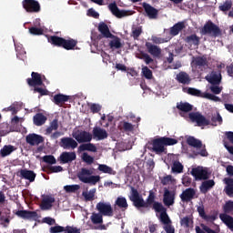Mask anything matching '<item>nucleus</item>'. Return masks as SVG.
Segmentation results:
<instances>
[{
    "label": "nucleus",
    "mask_w": 233,
    "mask_h": 233,
    "mask_svg": "<svg viewBox=\"0 0 233 233\" xmlns=\"http://www.w3.org/2000/svg\"><path fill=\"white\" fill-rule=\"evenodd\" d=\"M96 210H98L99 214L107 216L108 218L114 216V208H112L110 203L98 202L96 204Z\"/></svg>",
    "instance_id": "nucleus-9"
},
{
    "label": "nucleus",
    "mask_w": 233,
    "mask_h": 233,
    "mask_svg": "<svg viewBox=\"0 0 233 233\" xmlns=\"http://www.w3.org/2000/svg\"><path fill=\"white\" fill-rule=\"evenodd\" d=\"M146 48H147L148 54H150V56H153L154 57H161V47H159L150 42H147Z\"/></svg>",
    "instance_id": "nucleus-21"
},
{
    "label": "nucleus",
    "mask_w": 233,
    "mask_h": 233,
    "mask_svg": "<svg viewBox=\"0 0 233 233\" xmlns=\"http://www.w3.org/2000/svg\"><path fill=\"white\" fill-rule=\"evenodd\" d=\"M209 90L212 92V94L218 95L223 91V86H219V85H211Z\"/></svg>",
    "instance_id": "nucleus-63"
},
{
    "label": "nucleus",
    "mask_w": 233,
    "mask_h": 233,
    "mask_svg": "<svg viewBox=\"0 0 233 233\" xmlns=\"http://www.w3.org/2000/svg\"><path fill=\"white\" fill-rule=\"evenodd\" d=\"M59 146L64 148V150H70V148L74 150L77 148V142L72 137H65L60 139Z\"/></svg>",
    "instance_id": "nucleus-10"
},
{
    "label": "nucleus",
    "mask_w": 233,
    "mask_h": 233,
    "mask_svg": "<svg viewBox=\"0 0 233 233\" xmlns=\"http://www.w3.org/2000/svg\"><path fill=\"white\" fill-rule=\"evenodd\" d=\"M70 99V96L63 95V94H57L55 95L53 97V102L55 105H62V103H66Z\"/></svg>",
    "instance_id": "nucleus-33"
},
{
    "label": "nucleus",
    "mask_w": 233,
    "mask_h": 233,
    "mask_svg": "<svg viewBox=\"0 0 233 233\" xmlns=\"http://www.w3.org/2000/svg\"><path fill=\"white\" fill-rule=\"evenodd\" d=\"M26 81L29 86H41L43 85L41 74L37 72H32L31 78H27Z\"/></svg>",
    "instance_id": "nucleus-17"
},
{
    "label": "nucleus",
    "mask_w": 233,
    "mask_h": 233,
    "mask_svg": "<svg viewBox=\"0 0 233 233\" xmlns=\"http://www.w3.org/2000/svg\"><path fill=\"white\" fill-rule=\"evenodd\" d=\"M187 43H191V45H194V46H199V41L200 38L198 36V35L193 34L186 37Z\"/></svg>",
    "instance_id": "nucleus-41"
},
{
    "label": "nucleus",
    "mask_w": 233,
    "mask_h": 233,
    "mask_svg": "<svg viewBox=\"0 0 233 233\" xmlns=\"http://www.w3.org/2000/svg\"><path fill=\"white\" fill-rule=\"evenodd\" d=\"M77 157V155H76V152H63L60 155V161L63 163V165H66V163H72V161H76V158Z\"/></svg>",
    "instance_id": "nucleus-22"
},
{
    "label": "nucleus",
    "mask_w": 233,
    "mask_h": 233,
    "mask_svg": "<svg viewBox=\"0 0 233 233\" xmlns=\"http://www.w3.org/2000/svg\"><path fill=\"white\" fill-rule=\"evenodd\" d=\"M15 214L18 216V218H22L23 219H32L34 218H37V212L35 211L18 210Z\"/></svg>",
    "instance_id": "nucleus-26"
},
{
    "label": "nucleus",
    "mask_w": 233,
    "mask_h": 233,
    "mask_svg": "<svg viewBox=\"0 0 233 233\" xmlns=\"http://www.w3.org/2000/svg\"><path fill=\"white\" fill-rule=\"evenodd\" d=\"M147 147L151 152H155V154H163L167 148H165V144L163 142L162 137L155 138L151 142L147 144Z\"/></svg>",
    "instance_id": "nucleus-4"
},
{
    "label": "nucleus",
    "mask_w": 233,
    "mask_h": 233,
    "mask_svg": "<svg viewBox=\"0 0 233 233\" xmlns=\"http://www.w3.org/2000/svg\"><path fill=\"white\" fill-rule=\"evenodd\" d=\"M98 170L100 172H103L104 174H112L114 172V169H112V167H110L105 164H100L98 166Z\"/></svg>",
    "instance_id": "nucleus-55"
},
{
    "label": "nucleus",
    "mask_w": 233,
    "mask_h": 233,
    "mask_svg": "<svg viewBox=\"0 0 233 233\" xmlns=\"http://www.w3.org/2000/svg\"><path fill=\"white\" fill-rule=\"evenodd\" d=\"M218 10L224 13L229 12V10H232V1H225L224 3L220 4Z\"/></svg>",
    "instance_id": "nucleus-44"
},
{
    "label": "nucleus",
    "mask_w": 233,
    "mask_h": 233,
    "mask_svg": "<svg viewBox=\"0 0 233 233\" xmlns=\"http://www.w3.org/2000/svg\"><path fill=\"white\" fill-rule=\"evenodd\" d=\"M187 144L189 147H193L194 148H201V147H203V143L201 142V140L194 137H188L187 138Z\"/></svg>",
    "instance_id": "nucleus-35"
},
{
    "label": "nucleus",
    "mask_w": 233,
    "mask_h": 233,
    "mask_svg": "<svg viewBox=\"0 0 233 233\" xmlns=\"http://www.w3.org/2000/svg\"><path fill=\"white\" fill-rule=\"evenodd\" d=\"M115 205L118 208H125V210L128 208V202H127V198L125 197H118L115 202Z\"/></svg>",
    "instance_id": "nucleus-39"
},
{
    "label": "nucleus",
    "mask_w": 233,
    "mask_h": 233,
    "mask_svg": "<svg viewBox=\"0 0 233 233\" xmlns=\"http://www.w3.org/2000/svg\"><path fill=\"white\" fill-rule=\"evenodd\" d=\"M197 212H198V216L202 218V219H205L207 213H205V206L203 204L197 207Z\"/></svg>",
    "instance_id": "nucleus-64"
},
{
    "label": "nucleus",
    "mask_w": 233,
    "mask_h": 233,
    "mask_svg": "<svg viewBox=\"0 0 233 233\" xmlns=\"http://www.w3.org/2000/svg\"><path fill=\"white\" fill-rule=\"evenodd\" d=\"M187 94L189 96H195L196 97H203L205 94L201 93V90L196 89L194 87L187 88Z\"/></svg>",
    "instance_id": "nucleus-51"
},
{
    "label": "nucleus",
    "mask_w": 233,
    "mask_h": 233,
    "mask_svg": "<svg viewBox=\"0 0 233 233\" xmlns=\"http://www.w3.org/2000/svg\"><path fill=\"white\" fill-rule=\"evenodd\" d=\"M64 40H65V38H63L61 36L51 35L48 38V43H50L54 46H58L60 48H63V42H64Z\"/></svg>",
    "instance_id": "nucleus-32"
},
{
    "label": "nucleus",
    "mask_w": 233,
    "mask_h": 233,
    "mask_svg": "<svg viewBox=\"0 0 233 233\" xmlns=\"http://www.w3.org/2000/svg\"><path fill=\"white\" fill-rule=\"evenodd\" d=\"M86 150L87 152H97V147L92 143L81 144L78 147V152H86Z\"/></svg>",
    "instance_id": "nucleus-30"
},
{
    "label": "nucleus",
    "mask_w": 233,
    "mask_h": 233,
    "mask_svg": "<svg viewBox=\"0 0 233 233\" xmlns=\"http://www.w3.org/2000/svg\"><path fill=\"white\" fill-rule=\"evenodd\" d=\"M176 201V194L174 192L166 189L164 192L163 203L166 207H172Z\"/></svg>",
    "instance_id": "nucleus-20"
},
{
    "label": "nucleus",
    "mask_w": 233,
    "mask_h": 233,
    "mask_svg": "<svg viewBox=\"0 0 233 233\" xmlns=\"http://www.w3.org/2000/svg\"><path fill=\"white\" fill-rule=\"evenodd\" d=\"M94 172L86 167L81 168L80 172L77 174L79 181L88 185H97L101 181V177L92 175Z\"/></svg>",
    "instance_id": "nucleus-3"
},
{
    "label": "nucleus",
    "mask_w": 233,
    "mask_h": 233,
    "mask_svg": "<svg viewBox=\"0 0 233 233\" xmlns=\"http://www.w3.org/2000/svg\"><path fill=\"white\" fill-rule=\"evenodd\" d=\"M29 34L32 35H43V29L39 27H30Z\"/></svg>",
    "instance_id": "nucleus-62"
},
{
    "label": "nucleus",
    "mask_w": 233,
    "mask_h": 233,
    "mask_svg": "<svg viewBox=\"0 0 233 233\" xmlns=\"http://www.w3.org/2000/svg\"><path fill=\"white\" fill-rule=\"evenodd\" d=\"M76 46H77V40L72 38L66 40L64 38L62 48H65V50H74Z\"/></svg>",
    "instance_id": "nucleus-31"
},
{
    "label": "nucleus",
    "mask_w": 233,
    "mask_h": 233,
    "mask_svg": "<svg viewBox=\"0 0 233 233\" xmlns=\"http://www.w3.org/2000/svg\"><path fill=\"white\" fill-rule=\"evenodd\" d=\"M44 163H46L47 165H56L57 163V160H56V157L52 155H46L43 157Z\"/></svg>",
    "instance_id": "nucleus-52"
},
{
    "label": "nucleus",
    "mask_w": 233,
    "mask_h": 233,
    "mask_svg": "<svg viewBox=\"0 0 233 233\" xmlns=\"http://www.w3.org/2000/svg\"><path fill=\"white\" fill-rule=\"evenodd\" d=\"M129 199L132 201L134 207L139 210V208H150L153 205V210H154V206L156 203H160V202H156V193L152 190L149 191V195L147 198L146 201L143 198V196L139 194V191L134 187H131V193L129 195Z\"/></svg>",
    "instance_id": "nucleus-1"
},
{
    "label": "nucleus",
    "mask_w": 233,
    "mask_h": 233,
    "mask_svg": "<svg viewBox=\"0 0 233 233\" xmlns=\"http://www.w3.org/2000/svg\"><path fill=\"white\" fill-rule=\"evenodd\" d=\"M22 6L28 14H39L41 5L37 0H23Z\"/></svg>",
    "instance_id": "nucleus-6"
},
{
    "label": "nucleus",
    "mask_w": 233,
    "mask_h": 233,
    "mask_svg": "<svg viewBox=\"0 0 233 233\" xmlns=\"http://www.w3.org/2000/svg\"><path fill=\"white\" fill-rule=\"evenodd\" d=\"M25 141L31 147H37V146L41 145V143L45 142V138L40 135L33 133V134H29L25 137Z\"/></svg>",
    "instance_id": "nucleus-12"
},
{
    "label": "nucleus",
    "mask_w": 233,
    "mask_h": 233,
    "mask_svg": "<svg viewBox=\"0 0 233 233\" xmlns=\"http://www.w3.org/2000/svg\"><path fill=\"white\" fill-rule=\"evenodd\" d=\"M79 188H81V186H79V185H67V186L64 187V190L67 194H72L74 192H77V190H79Z\"/></svg>",
    "instance_id": "nucleus-50"
},
{
    "label": "nucleus",
    "mask_w": 233,
    "mask_h": 233,
    "mask_svg": "<svg viewBox=\"0 0 233 233\" xmlns=\"http://www.w3.org/2000/svg\"><path fill=\"white\" fill-rule=\"evenodd\" d=\"M219 218L222 222H224L228 228H233V218L230 215H228L227 213H222L219 215Z\"/></svg>",
    "instance_id": "nucleus-36"
},
{
    "label": "nucleus",
    "mask_w": 233,
    "mask_h": 233,
    "mask_svg": "<svg viewBox=\"0 0 233 233\" xmlns=\"http://www.w3.org/2000/svg\"><path fill=\"white\" fill-rule=\"evenodd\" d=\"M203 97L205 99H209L210 101H215L216 103L221 101V98H219L218 96H217L214 94H210V93H205Z\"/></svg>",
    "instance_id": "nucleus-59"
},
{
    "label": "nucleus",
    "mask_w": 233,
    "mask_h": 233,
    "mask_svg": "<svg viewBox=\"0 0 233 233\" xmlns=\"http://www.w3.org/2000/svg\"><path fill=\"white\" fill-rule=\"evenodd\" d=\"M42 198L41 210H50L54 207V203H56V198L52 197V195H43Z\"/></svg>",
    "instance_id": "nucleus-13"
},
{
    "label": "nucleus",
    "mask_w": 233,
    "mask_h": 233,
    "mask_svg": "<svg viewBox=\"0 0 233 233\" xmlns=\"http://www.w3.org/2000/svg\"><path fill=\"white\" fill-rule=\"evenodd\" d=\"M191 176L195 177L196 181H206L210 177L208 171L203 167H197L191 169Z\"/></svg>",
    "instance_id": "nucleus-7"
},
{
    "label": "nucleus",
    "mask_w": 233,
    "mask_h": 233,
    "mask_svg": "<svg viewBox=\"0 0 233 233\" xmlns=\"http://www.w3.org/2000/svg\"><path fill=\"white\" fill-rule=\"evenodd\" d=\"M195 65L197 66H207V58L203 57V56H198L195 59Z\"/></svg>",
    "instance_id": "nucleus-61"
},
{
    "label": "nucleus",
    "mask_w": 233,
    "mask_h": 233,
    "mask_svg": "<svg viewBox=\"0 0 233 233\" xmlns=\"http://www.w3.org/2000/svg\"><path fill=\"white\" fill-rule=\"evenodd\" d=\"M120 130H124V132H133L134 125H132V123L123 121L122 127L120 128Z\"/></svg>",
    "instance_id": "nucleus-53"
},
{
    "label": "nucleus",
    "mask_w": 233,
    "mask_h": 233,
    "mask_svg": "<svg viewBox=\"0 0 233 233\" xmlns=\"http://www.w3.org/2000/svg\"><path fill=\"white\" fill-rule=\"evenodd\" d=\"M114 39L109 42L110 48H116V50L121 48L123 46V44H121V38L114 35Z\"/></svg>",
    "instance_id": "nucleus-45"
},
{
    "label": "nucleus",
    "mask_w": 233,
    "mask_h": 233,
    "mask_svg": "<svg viewBox=\"0 0 233 233\" xmlns=\"http://www.w3.org/2000/svg\"><path fill=\"white\" fill-rule=\"evenodd\" d=\"M162 142L164 143V147H172L174 145H177V139L170 138L168 137H161Z\"/></svg>",
    "instance_id": "nucleus-48"
},
{
    "label": "nucleus",
    "mask_w": 233,
    "mask_h": 233,
    "mask_svg": "<svg viewBox=\"0 0 233 233\" xmlns=\"http://www.w3.org/2000/svg\"><path fill=\"white\" fill-rule=\"evenodd\" d=\"M15 147L12 145L4 146V147L0 150V155L2 157H6V156H10L12 152H15Z\"/></svg>",
    "instance_id": "nucleus-38"
},
{
    "label": "nucleus",
    "mask_w": 233,
    "mask_h": 233,
    "mask_svg": "<svg viewBox=\"0 0 233 233\" xmlns=\"http://www.w3.org/2000/svg\"><path fill=\"white\" fill-rule=\"evenodd\" d=\"M215 186H216V182L213 179L203 181L199 187L200 192L202 194H207V192H208L210 188H214Z\"/></svg>",
    "instance_id": "nucleus-27"
},
{
    "label": "nucleus",
    "mask_w": 233,
    "mask_h": 233,
    "mask_svg": "<svg viewBox=\"0 0 233 233\" xmlns=\"http://www.w3.org/2000/svg\"><path fill=\"white\" fill-rule=\"evenodd\" d=\"M73 137H75L77 143H90V141H92V134L87 131L76 133Z\"/></svg>",
    "instance_id": "nucleus-18"
},
{
    "label": "nucleus",
    "mask_w": 233,
    "mask_h": 233,
    "mask_svg": "<svg viewBox=\"0 0 233 233\" xmlns=\"http://www.w3.org/2000/svg\"><path fill=\"white\" fill-rule=\"evenodd\" d=\"M82 196L85 198L86 201H94V198L96 196V188L90 189L88 192L84 191Z\"/></svg>",
    "instance_id": "nucleus-46"
},
{
    "label": "nucleus",
    "mask_w": 233,
    "mask_h": 233,
    "mask_svg": "<svg viewBox=\"0 0 233 233\" xmlns=\"http://www.w3.org/2000/svg\"><path fill=\"white\" fill-rule=\"evenodd\" d=\"M90 219L93 225H101L103 223V215L101 213H93Z\"/></svg>",
    "instance_id": "nucleus-42"
},
{
    "label": "nucleus",
    "mask_w": 233,
    "mask_h": 233,
    "mask_svg": "<svg viewBox=\"0 0 233 233\" xmlns=\"http://www.w3.org/2000/svg\"><path fill=\"white\" fill-rule=\"evenodd\" d=\"M47 120L48 117H46V116H45L43 113H36L33 116V123L35 125V127H43Z\"/></svg>",
    "instance_id": "nucleus-25"
},
{
    "label": "nucleus",
    "mask_w": 233,
    "mask_h": 233,
    "mask_svg": "<svg viewBox=\"0 0 233 233\" xmlns=\"http://www.w3.org/2000/svg\"><path fill=\"white\" fill-rule=\"evenodd\" d=\"M142 6L149 19H157V16L159 15V10H157V8H155L147 3H143Z\"/></svg>",
    "instance_id": "nucleus-15"
},
{
    "label": "nucleus",
    "mask_w": 233,
    "mask_h": 233,
    "mask_svg": "<svg viewBox=\"0 0 233 233\" xmlns=\"http://www.w3.org/2000/svg\"><path fill=\"white\" fill-rule=\"evenodd\" d=\"M224 183L226 185L225 192L227 196H228V198H233V178L226 177L224 178Z\"/></svg>",
    "instance_id": "nucleus-29"
},
{
    "label": "nucleus",
    "mask_w": 233,
    "mask_h": 233,
    "mask_svg": "<svg viewBox=\"0 0 233 233\" xmlns=\"http://www.w3.org/2000/svg\"><path fill=\"white\" fill-rule=\"evenodd\" d=\"M211 123L213 127H218V125H222L223 117H221V115L219 113H217V115L212 116Z\"/></svg>",
    "instance_id": "nucleus-49"
},
{
    "label": "nucleus",
    "mask_w": 233,
    "mask_h": 233,
    "mask_svg": "<svg viewBox=\"0 0 233 233\" xmlns=\"http://www.w3.org/2000/svg\"><path fill=\"white\" fill-rule=\"evenodd\" d=\"M154 210L160 214V221L165 225L164 230L167 233H176V228L172 226V220H170V217H168L167 213V208H165L162 203H155Z\"/></svg>",
    "instance_id": "nucleus-2"
},
{
    "label": "nucleus",
    "mask_w": 233,
    "mask_h": 233,
    "mask_svg": "<svg viewBox=\"0 0 233 233\" xmlns=\"http://www.w3.org/2000/svg\"><path fill=\"white\" fill-rule=\"evenodd\" d=\"M184 168H185V167L183 166V164H181V162L176 160L173 162V166L171 167V172H173V174H183Z\"/></svg>",
    "instance_id": "nucleus-37"
},
{
    "label": "nucleus",
    "mask_w": 233,
    "mask_h": 233,
    "mask_svg": "<svg viewBox=\"0 0 233 233\" xmlns=\"http://www.w3.org/2000/svg\"><path fill=\"white\" fill-rule=\"evenodd\" d=\"M185 28V22H178L170 27L169 34L173 37L179 35V32L183 31Z\"/></svg>",
    "instance_id": "nucleus-28"
},
{
    "label": "nucleus",
    "mask_w": 233,
    "mask_h": 233,
    "mask_svg": "<svg viewBox=\"0 0 233 233\" xmlns=\"http://www.w3.org/2000/svg\"><path fill=\"white\" fill-rule=\"evenodd\" d=\"M93 138L96 141H103L108 137V132L99 127H95L92 131Z\"/></svg>",
    "instance_id": "nucleus-19"
},
{
    "label": "nucleus",
    "mask_w": 233,
    "mask_h": 233,
    "mask_svg": "<svg viewBox=\"0 0 233 233\" xmlns=\"http://www.w3.org/2000/svg\"><path fill=\"white\" fill-rule=\"evenodd\" d=\"M142 76H144L146 79H152V77H154L152 70H150L148 66L142 67Z\"/></svg>",
    "instance_id": "nucleus-54"
},
{
    "label": "nucleus",
    "mask_w": 233,
    "mask_h": 233,
    "mask_svg": "<svg viewBox=\"0 0 233 233\" xmlns=\"http://www.w3.org/2000/svg\"><path fill=\"white\" fill-rule=\"evenodd\" d=\"M189 119L193 123H197L198 127H208L210 125V120L207 119L203 115L200 113H190Z\"/></svg>",
    "instance_id": "nucleus-8"
},
{
    "label": "nucleus",
    "mask_w": 233,
    "mask_h": 233,
    "mask_svg": "<svg viewBox=\"0 0 233 233\" xmlns=\"http://www.w3.org/2000/svg\"><path fill=\"white\" fill-rule=\"evenodd\" d=\"M177 108L181 112H192V105L188 104V102H180L177 105Z\"/></svg>",
    "instance_id": "nucleus-43"
},
{
    "label": "nucleus",
    "mask_w": 233,
    "mask_h": 233,
    "mask_svg": "<svg viewBox=\"0 0 233 233\" xmlns=\"http://www.w3.org/2000/svg\"><path fill=\"white\" fill-rule=\"evenodd\" d=\"M201 34H203V35H208L212 34L214 37H218V35H221V29L219 26L214 24V22L208 20L201 29Z\"/></svg>",
    "instance_id": "nucleus-5"
},
{
    "label": "nucleus",
    "mask_w": 233,
    "mask_h": 233,
    "mask_svg": "<svg viewBox=\"0 0 233 233\" xmlns=\"http://www.w3.org/2000/svg\"><path fill=\"white\" fill-rule=\"evenodd\" d=\"M151 41L155 44V45H163V43H168V39L167 38H161L158 37L157 35H152L151 36Z\"/></svg>",
    "instance_id": "nucleus-57"
},
{
    "label": "nucleus",
    "mask_w": 233,
    "mask_h": 233,
    "mask_svg": "<svg viewBox=\"0 0 233 233\" xmlns=\"http://www.w3.org/2000/svg\"><path fill=\"white\" fill-rule=\"evenodd\" d=\"M35 173L33 170L22 169L20 170V177L22 179H26L30 181V183H34L35 181Z\"/></svg>",
    "instance_id": "nucleus-24"
},
{
    "label": "nucleus",
    "mask_w": 233,
    "mask_h": 233,
    "mask_svg": "<svg viewBox=\"0 0 233 233\" xmlns=\"http://www.w3.org/2000/svg\"><path fill=\"white\" fill-rule=\"evenodd\" d=\"M59 128V121L57 118H55L51 123L50 126L46 128V134H52L54 130H57Z\"/></svg>",
    "instance_id": "nucleus-47"
},
{
    "label": "nucleus",
    "mask_w": 233,
    "mask_h": 233,
    "mask_svg": "<svg viewBox=\"0 0 233 233\" xmlns=\"http://www.w3.org/2000/svg\"><path fill=\"white\" fill-rule=\"evenodd\" d=\"M108 8L110 12L113 14V15H115L118 19L127 17V15H128V11L120 10V8L117 7V4H116V2L109 4Z\"/></svg>",
    "instance_id": "nucleus-14"
},
{
    "label": "nucleus",
    "mask_w": 233,
    "mask_h": 233,
    "mask_svg": "<svg viewBox=\"0 0 233 233\" xmlns=\"http://www.w3.org/2000/svg\"><path fill=\"white\" fill-rule=\"evenodd\" d=\"M205 79L209 83V85H221L223 76H221L220 71H211L208 76H206Z\"/></svg>",
    "instance_id": "nucleus-11"
},
{
    "label": "nucleus",
    "mask_w": 233,
    "mask_h": 233,
    "mask_svg": "<svg viewBox=\"0 0 233 233\" xmlns=\"http://www.w3.org/2000/svg\"><path fill=\"white\" fill-rule=\"evenodd\" d=\"M224 214H230V212H233V201L229 200L228 201L224 207Z\"/></svg>",
    "instance_id": "nucleus-60"
},
{
    "label": "nucleus",
    "mask_w": 233,
    "mask_h": 233,
    "mask_svg": "<svg viewBox=\"0 0 233 233\" xmlns=\"http://www.w3.org/2000/svg\"><path fill=\"white\" fill-rule=\"evenodd\" d=\"M82 161L86 163V165H92L94 163V157L88 155V153H83L82 155Z\"/></svg>",
    "instance_id": "nucleus-56"
},
{
    "label": "nucleus",
    "mask_w": 233,
    "mask_h": 233,
    "mask_svg": "<svg viewBox=\"0 0 233 233\" xmlns=\"http://www.w3.org/2000/svg\"><path fill=\"white\" fill-rule=\"evenodd\" d=\"M139 59H142L146 65H150V63L154 61V59L150 57V55L147 53H141Z\"/></svg>",
    "instance_id": "nucleus-58"
},
{
    "label": "nucleus",
    "mask_w": 233,
    "mask_h": 233,
    "mask_svg": "<svg viewBox=\"0 0 233 233\" xmlns=\"http://www.w3.org/2000/svg\"><path fill=\"white\" fill-rule=\"evenodd\" d=\"M143 34V27L142 26H133L131 29V36L133 39L137 40L139 36Z\"/></svg>",
    "instance_id": "nucleus-40"
},
{
    "label": "nucleus",
    "mask_w": 233,
    "mask_h": 233,
    "mask_svg": "<svg viewBox=\"0 0 233 233\" xmlns=\"http://www.w3.org/2000/svg\"><path fill=\"white\" fill-rule=\"evenodd\" d=\"M98 32H100L106 39H114V35L110 32V28H108V25L105 24V22H101L98 25Z\"/></svg>",
    "instance_id": "nucleus-23"
},
{
    "label": "nucleus",
    "mask_w": 233,
    "mask_h": 233,
    "mask_svg": "<svg viewBox=\"0 0 233 233\" xmlns=\"http://www.w3.org/2000/svg\"><path fill=\"white\" fill-rule=\"evenodd\" d=\"M182 203H189L191 199L196 198V189L189 187L186 188L179 196Z\"/></svg>",
    "instance_id": "nucleus-16"
},
{
    "label": "nucleus",
    "mask_w": 233,
    "mask_h": 233,
    "mask_svg": "<svg viewBox=\"0 0 233 233\" xmlns=\"http://www.w3.org/2000/svg\"><path fill=\"white\" fill-rule=\"evenodd\" d=\"M177 81L181 85H190V76L185 72H180L177 75Z\"/></svg>",
    "instance_id": "nucleus-34"
}]
</instances>
